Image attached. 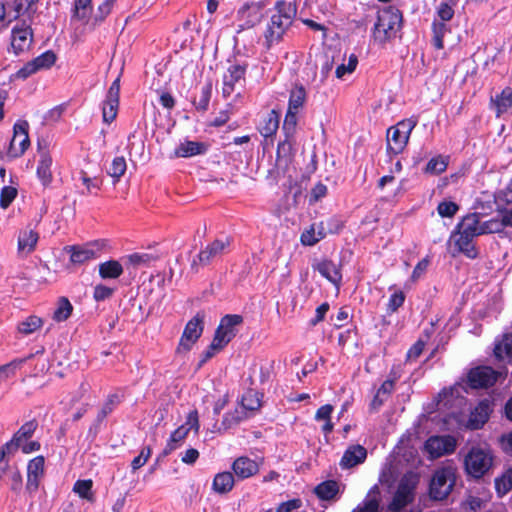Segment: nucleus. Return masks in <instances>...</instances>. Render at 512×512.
Instances as JSON below:
<instances>
[{
	"instance_id": "obj_1",
	"label": "nucleus",
	"mask_w": 512,
	"mask_h": 512,
	"mask_svg": "<svg viewBox=\"0 0 512 512\" xmlns=\"http://www.w3.org/2000/svg\"><path fill=\"white\" fill-rule=\"evenodd\" d=\"M275 9L276 13L271 16L265 32V40L268 47L282 39L296 16V6L290 2L278 1Z\"/></svg>"
},
{
	"instance_id": "obj_2",
	"label": "nucleus",
	"mask_w": 512,
	"mask_h": 512,
	"mask_svg": "<svg viewBox=\"0 0 512 512\" xmlns=\"http://www.w3.org/2000/svg\"><path fill=\"white\" fill-rule=\"evenodd\" d=\"M402 15L396 7L388 6L378 10L377 21L374 25V39L385 43L396 36L401 26Z\"/></svg>"
},
{
	"instance_id": "obj_3",
	"label": "nucleus",
	"mask_w": 512,
	"mask_h": 512,
	"mask_svg": "<svg viewBox=\"0 0 512 512\" xmlns=\"http://www.w3.org/2000/svg\"><path fill=\"white\" fill-rule=\"evenodd\" d=\"M493 465V454L489 448L473 446L464 457V468L475 479L482 478Z\"/></svg>"
},
{
	"instance_id": "obj_4",
	"label": "nucleus",
	"mask_w": 512,
	"mask_h": 512,
	"mask_svg": "<svg viewBox=\"0 0 512 512\" xmlns=\"http://www.w3.org/2000/svg\"><path fill=\"white\" fill-rule=\"evenodd\" d=\"M416 125L417 119L408 118L399 121L387 130V152L389 155H398L404 151Z\"/></svg>"
},
{
	"instance_id": "obj_5",
	"label": "nucleus",
	"mask_w": 512,
	"mask_h": 512,
	"mask_svg": "<svg viewBox=\"0 0 512 512\" xmlns=\"http://www.w3.org/2000/svg\"><path fill=\"white\" fill-rule=\"evenodd\" d=\"M306 90L302 84H296L290 91L288 109L283 122V130L288 136L296 131L298 114L306 102Z\"/></svg>"
},
{
	"instance_id": "obj_6",
	"label": "nucleus",
	"mask_w": 512,
	"mask_h": 512,
	"mask_svg": "<svg viewBox=\"0 0 512 512\" xmlns=\"http://www.w3.org/2000/svg\"><path fill=\"white\" fill-rule=\"evenodd\" d=\"M231 245L229 237L215 239L203 247L191 262V270L197 273L201 267L209 265L213 260L226 253Z\"/></svg>"
},
{
	"instance_id": "obj_7",
	"label": "nucleus",
	"mask_w": 512,
	"mask_h": 512,
	"mask_svg": "<svg viewBox=\"0 0 512 512\" xmlns=\"http://www.w3.org/2000/svg\"><path fill=\"white\" fill-rule=\"evenodd\" d=\"M456 481L455 470L448 466L437 469L431 479L429 493L434 500H444L451 493Z\"/></svg>"
},
{
	"instance_id": "obj_8",
	"label": "nucleus",
	"mask_w": 512,
	"mask_h": 512,
	"mask_svg": "<svg viewBox=\"0 0 512 512\" xmlns=\"http://www.w3.org/2000/svg\"><path fill=\"white\" fill-rule=\"evenodd\" d=\"M285 135L286 138L278 143L274 167L268 172V176L274 181H278L285 175L294 158L291 139L293 136H288L286 133Z\"/></svg>"
},
{
	"instance_id": "obj_9",
	"label": "nucleus",
	"mask_w": 512,
	"mask_h": 512,
	"mask_svg": "<svg viewBox=\"0 0 512 512\" xmlns=\"http://www.w3.org/2000/svg\"><path fill=\"white\" fill-rule=\"evenodd\" d=\"M204 320L205 313L200 311L187 322L177 347L178 353H186L191 350L203 333Z\"/></svg>"
},
{
	"instance_id": "obj_10",
	"label": "nucleus",
	"mask_w": 512,
	"mask_h": 512,
	"mask_svg": "<svg viewBox=\"0 0 512 512\" xmlns=\"http://www.w3.org/2000/svg\"><path fill=\"white\" fill-rule=\"evenodd\" d=\"M29 124L25 120L17 121L13 127V137L10 141L8 155L13 158L22 156L30 145L28 135Z\"/></svg>"
},
{
	"instance_id": "obj_11",
	"label": "nucleus",
	"mask_w": 512,
	"mask_h": 512,
	"mask_svg": "<svg viewBox=\"0 0 512 512\" xmlns=\"http://www.w3.org/2000/svg\"><path fill=\"white\" fill-rule=\"evenodd\" d=\"M499 373L489 366L472 368L467 374V383L473 389L488 388L493 386Z\"/></svg>"
},
{
	"instance_id": "obj_12",
	"label": "nucleus",
	"mask_w": 512,
	"mask_h": 512,
	"mask_svg": "<svg viewBox=\"0 0 512 512\" xmlns=\"http://www.w3.org/2000/svg\"><path fill=\"white\" fill-rule=\"evenodd\" d=\"M455 449L456 440L451 435L432 436L425 442V450L433 459L450 454Z\"/></svg>"
},
{
	"instance_id": "obj_13",
	"label": "nucleus",
	"mask_w": 512,
	"mask_h": 512,
	"mask_svg": "<svg viewBox=\"0 0 512 512\" xmlns=\"http://www.w3.org/2000/svg\"><path fill=\"white\" fill-rule=\"evenodd\" d=\"M33 42L31 26L25 22L17 24L11 31V46L16 55L27 51Z\"/></svg>"
},
{
	"instance_id": "obj_14",
	"label": "nucleus",
	"mask_w": 512,
	"mask_h": 512,
	"mask_svg": "<svg viewBox=\"0 0 512 512\" xmlns=\"http://www.w3.org/2000/svg\"><path fill=\"white\" fill-rule=\"evenodd\" d=\"M243 322V317L237 314H229L224 316L218 325L214 339L219 341L224 347L236 335V326Z\"/></svg>"
},
{
	"instance_id": "obj_15",
	"label": "nucleus",
	"mask_w": 512,
	"mask_h": 512,
	"mask_svg": "<svg viewBox=\"0 0 512 512\" xmlns=\"http://www.w3.org/2000/svg\"><path fill=\"white\" fill-rule=\"evenodd\" d=\"M120 78L117 77L108 89L106 100L102 107L103 121L110 124L117 116L119 107Z\"/></svg>"
},
{
	"instance_id": "obj_16",
	"label": "nucleus",
	"mask_w": 512,
	"mask_h": 512,
	"mask_svg": "<svg viewBox=\"0 0 512 512\" xmlns=\"http://www.w3.org/2000/svg\"><path fill=\"white\" fill-rule=\"evenodd\" d=\"M414 488V483H411L406 477L402 478L389 504V509L393 512H399L411 503L414 498Z\"/></svg>"
},
{
	"instance_id": "obj_17",
	"label": "nucleus",
	"mask_w": 512,
	"mask_h": 512,
	"mask_svg": "<svg viewBox=\"0 0 512 512\" xmlns=\"http://www.w3.org/2000/svg\"><path fill=\"white\" fill-rule=\"evenodd\" d=\"M37 426L38 424L35 420L24 423L13 435L12 439L3 446L6 447L8 452L16 453L20 446H23L33 436Z\"/></svg>"
},
{
	"instance_id": "obj_18",
	"label": "nucleus",
	"mask_w": 512,
	"mask_h": 512,
	"mask_svg": "<svg viewBox=\"0 0 512 512\" xmlns=\"http://www.w3.org/2000/svg\"><path fill=\"white\" fill-rule=\"evenodd\" d=\"M314 271H318L322 277L339 288L342 281L341 265L332 260L323 259L312 264Z\"/></svg>"
},
{
	"instance_id": "obj_19",
	"label": "nucleus",
	"mask_w": 512,
	"mask_h": 512,
	"mask_svg": "<svg viewBox=\"0 0 512 512\" xmlns=\"http://www.w3.org/2000/svg\"><path fill=\"white\" fill-rule=\"evenodd\" d=\"M491 412L492 402L489 399L481 400L471 411L467 427L472 430L480 429L488 421Z\"/></svg>"
},
{
	"instance_id": "obj_20",
	"label": "nucleus",
	"mask_w": 512,
	"mask_h": 512,
	"mask_svg": "<svg viewBox=\"0 0 512 512\" xmlns=\"http://www.w3.org/2000/svg\"><path fill=\"white\" fill-rule=\"evenodd\" d=\"M38 152H39V160L37 166V177L43 184V186L47 187L53 179L51 166H52V157L49 154L48 149L42 146L41 142H38Z\"/></svg>"
},
{
	"instance_id": "obj_21",
	"label": "nucleus",
	"mask_w": 512,
	"mask_h": 512,
	"mask_svg": "<svg viewBox=\"0 0 512 512\" xmlns=\"http://www.w3.org/2000/svg\"><path fill=\"white\" fill-rule=\"evenodd\" d=\"M247 66L241 64H232L228 67L223 76L222 93L224 97H229L235 89V84L244 79Z\"/></svg>"
},
{
	"instance_id": "obj_22",
	"label": "nucleus",
	"mask_w": 512,
	"mask_h": 512,
	"mask_svg": "<svg viewBox=\"0 0 512 512\" xmlns=\"http://www.w3.org/2000/svg\"><path fill=\"white\" fill-rule=\"evenodd\" d=\"M39 234L32 228L26 227L18 235L17 252L20 257H26L31 254L38 243Z\"/></svg>"
},
{
	"instance_id": "obj_23",
	"label": "nucleus",
	"mask_w": 512,
	"mask_h": 512,
	"mask_svg": "<svg viewBox=\"0 0 512 512\" xmlns=\"http://www.w3.org/2000/svg\"><path fill=\"white\" fill-rule=\"evenodd\" d=\"M366 457L367 450L362 445H351L344 452L339 465L342 469H350L363 463Z\"/></svg>"
},
{
	"instance_id": "obj_24",
	"label": "nucleus",
	"mask_w": 512,
	"mask_h": 512,
	"mask_svg": "<svg viewBox=\"0 0 512 512\" xmlns=\"http://www.w3.org/2000/svg\"><path fill=\"white\" fill-rule=\"evenodd\" d=\"M232 470L237 478L239 479H247L259 471V466L256 461L248 458V457H239L232 464Z\"/></svg>"
},
{
	"instance_id": "obj_25",
	"label": "nucleus",
	"mask_w": 512,
	"mask_h": 512,
	"mask_svg": "<svg viewBox=\"0 0 512 512\" xmlns=\"http://www.w3.org/2000/svg\"><path fill=\"white\" fill-rule=\"evenodd\" d=\"M340 483L336 480H326L315 486L313 492L321 501H336L341 492Z\"/></svg>"
},
{
	"instance_id": "obj_26",
	"label": "nucleus",
	"mask_w": 512,
	"mask_h": 512,
	"mask_svg": "<svg viewBox=\"0 0 512 512\" xmlns=\"http://www.w3.org/2000/svg\"><path fill=\"white\" fill-rule=\"evenodd\" d=\"M92 19V0H75L72 13V21H79L83 25H88L91 28Z\"/></svg>"
},
{
	"instance_id": "obj_27",
	"label": "nucleus",
	"mask_w": 512,
	"mask_h": 512,
	"mask_svg": "<svg viewBox=\"0 0 512 512\" xmlns=\"http://www.w3.org/2000/svg\"><path fill=\"white\" fill-rule=\"evenodd\" d=\"M458 232L472 237L482 235V224H480L478 214L466 215L458 224Z\"/></svg>"
},
{
	"instance_id": "obj_28",
	"label": "nucleus",
	"mask_w": 512,
	"mask_h": 512,
	"mask_svg": "<svg viewBox=\"0 0 512 512\" xmlns=\"http://www.w3.org/2000/svg\"><path fill=\"white\" fill-rule=\"evenodd\" d=\"M491 102L495 108L496 116L500 117L512 107V88L505 87L494 98H491Z\"/></svg>"
},
{
	"instance_id": "obj_29",
	"label": "nucleus",
	"mask_w": 512,
	"mask_h": 512,
	"mask_svg": "<svg viewBox=\"0 0 512 512\" xmlns=\"http://www.w3.org/2000/svg\"><path fill=\"white\" fill-rule=\"evenodd\" d=\"M474 237L458 232L455 238V246L458 252L463 253L470 259L478 256V251L473 243Z\"/></svg>"
},
{
	"instance_id": "obj_30",
	"label": "nucleus",
	"mask_w": 512,
	"mask_h": 512,
	"mask_svg": "<svg viewBox=\"0 0 512 512\" xmlns=\"http://www.w3.org/2000/svg\"><path fill=\"white\" fill-rule=\"evenodd\" d=\"M206 149V145L202 142L185 141L175 149L174 154L176 157L187 158L203 154L205 153Z\"/></svg>"
},
{
	"instance_id": "obj_31",
	"label": "nucleus",
	"mask_w": 512,
	"mask_h": 512,
	"mask_svg": "<svg viewBox=\"0 0 512 512\" xmlns=\"http://www.w3.org/2000/svg\"><path fill=\"white\" fill-rule=\"evenodd\" d=\"M234 483V475L232 473L221 472L215 475L212 488L218 494H226L233 489Z\"/></svg>"
},
{
	"instance_id": "obj_32",
	"label": "nucleus",
	"mask_w": 512,
	"mask_h": 512,
	"mask_svg": "<svg viewBox=\"0 0 512 512\" xmlns=\"http://www.w3.org/2000/svg\"><path fill=\"white\" fill-rule=\"evenodd\" d=\"M123 273V267L117 260L99 264V275L103 279H117Z\"/></svg>"
},
{
	"instance_id": "obj_33",
	"label": "nucleus",
	"mask_w": 512,
	"mask_h": 512,
	"mask_svg": "<svg viewBox=\"0 0 512 512\" xmlns=\"http://www.w3.org/2000/svg\"><path fill=\"white\" fill-rule=\"evenodd\" d=\"M188 435V428L186 426H180L175 431L172 432L165 448L163 449L162 455L167 456L176 448H178L182 441Z\"/></svg>"
},
{
	"instance_id": "obj_34",
	"label": "nucleus",
	"mask_w": 512,
	"mask_h": 512,
	"mask_svg": "<svg viewBox=\"0 0 512 512\" xmlns=\"http://www.w3.org/2000/svg\"><path fill=\"white\" fill-rule=\"evenodd\" d=\"M44 325V320L36 315H30L17 325V330L24 336H28L39 330Z\"/></svg>"
},
{
	"instance_id": "obj_35",
	"label": "nucleus",
	"mask_w": 512,
	"mask_h": 512,
	"mask_svg": "<svg viewBox=\"0 0 512 512\" xmlns=\"http://www.w3.org/2000/svg\"><path fill=\"white\" fill-rule=\"evenodd\" d=\"M451 31L450 27L446 24V22H441L435 19L432 23V44L433 46L440 50L444 48L443 38L444 36Z\"/></svg>"
},
{
	"instance_id": "obj_36",
	"label": "nucleus",
	"mask_w": 512,
	"mask_h": 512,
	"mask_svg": "<svg viewBox=\"0 0 512 512\" xmlns=\"http://www.w3.org/2000/svg\"><path fill=\"white\" fill-rule=\"evenodd\" d=\"M70 251V261L73 264H83L89 260L96 258V252L89 248H83L79 246H72Z\"/></svg>"
},
{
	"instance_id": "obj_37",
	"label": "nucleus",
	"mask_w": 512,
	"mask_h": 512,
	"mask_svg": "<svg viewBox=\"0 0 512 512\" xmlns=\"http://www.w3.org/2000/svg\"><path fill=\"white\" fill-rule=\"evenodd\" d=\"M53 312V319L56 322L66 321L72 314L73 306L66 297H60Z\"/></svg>"
},
{
	"instance_id": "obj_38",
	"label": "nucleus",
	"mask_w": 512,
	"mask_h": 512,
	"mask_svg": "<svg viewBox=\"0 0 512 512\" xmlns=\"http://www.w3.org/2000/svg\"><path fill=\"white\" fill-rule=\"evenodd\" d=\"M279 127V115L275 110H272L267 117L264 119L263 125L259 131L265 138L272 136L276 133Z\"/></svg>"
},
{
	"instance_id": "obj_39",
	"label": "nucleus",
	"mask_w": 512,
	"mask_h": 512,
	"mask_svg": "<svg viewBox=\"0 0 512 512\" xmlns=\"http://www.w3.org/2000/svg\"><path fill=\"white\" fill-rule=\"evenodd\" d=\"M448 162L449 157L447 156L438 155L433 157L428 161L424 172L432 175L441 174L447 169Z\"/></svg>"
},
{
	"instance_id": "obj_40",
	"label": "nucleus",
	"mask_w": 512,
	"mask_h": 512,
	"mask_svg": "<svg viewBox=\"0 0 512 512\" xmlns=\"http://www.w3.org/2000/svg\"><path fill=\"white\" fill-rule=\"evenodd\" d=\"M494 354L499 359L512 360V333L504 335L502 340L496 344Z\"/></svg>"
},
{
	"instance_id": "obj_41",
	"label": "nucleus",
	"mask_w": 512,
	"mask_h": 512,
	"mask_svg": "<svg viewBox=\"0 0 512 512\" xmlns=\"http://www.w3.org/2000/svg\"><path fill=\"white\" fill-rule=\"evenodd\" d=\"M333 412V406L330 404H325L321 406L315 414V419L317 421H325L324 425L322 426V431L325 434H328L332 432L333 430V423L331 422V414Z\"/></svg>"
},
{
	"instance_id": "obj_42",
	"label": "nucleus",
	"mask_w": 512,
	"mask_h": 512,
	"mask_svg": "<svg viewBox=\"0 0 512 512\" xmlns=\"http://www.w3.org/2000/svg\"><path fill=\"white\" fill-rule=\"evenodd\" d=\"M127 262L133 268L149 266L157 259V256L150 253H133L126 257Z\"/></svg>"
},
{
	"instance_id": "obj_43",
	"label": "nucleus",
	"mask_w": 512,
	"mask_h": 512,
	"mask_svg": "<svg viewBox=\"0 0 512 512\" xmlns=\"http://www.w3.org/2000/svg\"><path fill=\"white\" fill-rule=\"evenodd\" d=\"M211 93L212 84L210 82L206 83L201 87L198 97H196L193 101V104L195 105L197 110L206 111L208 109Z\"/></svg>"
},
{
	"instance_id": "obj_44",
	"label": "nucleus",
	"mask_w": 512,
	"mask_h": 512,
	"mask_svg": "<svg viewBox=\"0 0 512 512\" xmlns=\"http://www.w3.org/2000/svg\"><path fill=\"white\" fill-rule=\"evenodd\" d=\"M495 488L499 495H505L512 490V469L506 470L501 477L495 479Z\"/></svg>"
},
{
	"instance_id": "obj_45",
	"label": "nucleus",
	"mask_w": 512,
	"mask_h": 512,
	"mask_svg": "<svg viewBox=\"0 0 512 512\" xmlns=\"http://www.w3.org/2000/svg\"><path fill=\"white\" fill-rule=\"evenodd\" d=\"M32 357H33V354H30L29 356H27L25 358H17L5 365L0 366V377L6 379V378L14 375L15 371L17 369H19L27 360L31 359Z\"/></svg>"
},
{
	"instance_id": "obj_46",
	"label": "nucleus",
	"mask_w": 512,
	"mask_h": 512,
	"mask_svg": "<svg viewBox=\"0 0 512 512\" xmlns=\"http://www.w3.org/2000/svg\"><path fill=\"white\" fill-rule=\"evenodd\" d=\"M372 493L373 491H370L364 501L354 508L352 512H378L379 499Z\"/></svg>"
},
{
	"instance_id": "obj_47",
	"label": "nucleus",
	"mask_w": 512,
	"mask_h": 512,
	"mask_svg": "<svg viewBox=\"0 0 512 512\" xmlns=\"http://www.w3.org/2000/svg\"><path fill=\"white\" fill-rule=\"evenodd\" d=\"M56 59V54L53 51L48 50L34 58L32 61L37 71H40L43 69H49L51 66L54 65Z\"/></svg>"
},
{
	"instance_id": "obj_48",
	"label": "nucleus",
	"mask_w": 512,
	"mask_h": 512,
	"mask_svg": "<svg viewBox=\"0 0 512 512\" xmlns=\"http://www.w3.org/2000/svg\"><path fill=\"white\" fill-rule=\"evenodd\" d=\"M113 0H105L102 4L98 6L97 12L93 15V19L91 22V29H94L98 26L104 19L109 15L113 7Z\"/></svg>"
},
{
	"instance_id": "obj_49",
	"label": "nucleus",
	"mask_w": 512,
	"mask_h": 512,
	"mask_svg": "<svg viewBox=\"0 0 512 512\" xmlns=\"http://www.w3.org/2000/svg\"><path fill=\"white\" fill-rule=\"evenodd\" d=\"M92 485L93 482L90 479L77 480L74 484L73 491L77 493L81 498L88 501H93L94 498L92 493Z\"/></svg>"
},
{
	"instance_id": "obj_50",
	"label": "nucleus",
	"mask_w": 512,
	"mask_h": 512,
	"mask_svg": "<svg viewBox=\"0 0 512 512\" xmlns=\"http://www.w3.org/2000/svg\"><path fill=\"white\" fill-rule=\"evenodd\" d=\"M507 226H509V221L507 220L504 222L501 216L492 218L482 223V234L499 233Z\"/></svg>"
},
{
	"instance_id": "obj_51",
	"label": "nucleus",
	"mask_w": 512,
	"mask_h": 512,
	"mask_svg": "<svg viewBox=\"0 0 512 512\" xmlns=\"http://www.w3.org/2000/svg\"><path fill=\"white\" fill-rule=\"evenodd\" d=\"M127 165L126 160L123 156L115 157L112 161V164L108 170V174L114 178V182L119 181V179L124 175L126 171Z\"/></svg>"
},
{
	"instance_id": "obj_52",
	"label": "nucleus",
	"mask_w": 512,
	"mask_h": 512,
	"mask_svg": "<svg viewBox=\"0 0 512 512\" xmlns=\"http://www.w3.org/2000/svg\"><path fill=\"white\" fill-rule=\"evenodd\" d=\"M241 403H242L243 408L245 410H249V411H255V410L259 409L261 406V402L258 397V394L256 392H254L253 390L247 391L242 396Z\"/></svg>"
},
{
	"instance_id": "obj_53",
	"label": "nucleus",
	"mask_w": 512,
	"mask_h": 512,
	"mask_svg": "<svg viewBox=\"0 0 512 512\" xmlns=\"http://www.w3.org/2000/svg\"><path fill=\"white\" fill-rule=\"evenodd\" d=\"M120 403V397L117 394L108 396L106 402L103 404L100 412L97 415V420L102 421L113 409Z\"/></svg>"
},
{
	"instance_id": "obj_54",
	"label": "nucleus",
	"mask_w": 512,
	"mask_h": 512,
	"mask_svg": "<svg viewBox=\"0 0 512 512\" xmlns=\"http://www.w3.org/2000/svg\"><path fill=\"white\" fill-rule=\"evenodd\" d=\"M39 0H13L14 10L16 12V16L18 17L20 14L24 13H35V5Z\"/></svg>"
},
{
	"instance_id": "obj_55",
	"label": "nucleus",
	"mask_w": 512,
	"mask_h": 512,
	"mask_svg": "<svg viewBox=\"0 0 512 512\" xmlns=\"http://www.w3.org/2000/svg\"><path fill=\"white\" fill-rule=\"evenodd\" d=\"M13 454V452H8L5 446H2L0 449V480L5 478L15 468L9 465L8 459Z\"/></svg>"
},
{
	"instance_id": "obj_56",
	"label": "nucleus",
	"mask_w": 512,
	"mask_h": 512,
	"mask_svg": "<svg viewBox=\"0 0 512 512\" xmlns=\"http://www.w3.org/2000/svg\"><path fill=\"white\" fill-rule=\"evenodd\" d=\"M44 471V458L38 456L29 461L27 475L41 477Z\"/></svg>"
},
{
	"instance_id": "obj_57",
	"label": "nucleus",
	"mask_w": 512,
	"mask_h": 512,
	"mask_svg": "<svg viewBox=\"0 0 512 512\" xmlns=\"http://www.w3.org/2000/svg\"><path fill=\"white\" fill-rule=\"evenodd\" d=\"M17 195L16 188L12 186H4L0 194V206L3 209L8 208Z\"/></svg>"
},
{
	"instance_id": "obj_58",
	"label": "nucleus",
	"mask_w": 512,
	"mask_h": 512,
	"mask_svg": "<svg viewBox=\"0 0 512 512\" xmlns=\"http://www.w3.org/2000/svg\"><path fill=\"white\" fill-rule=\"evenodd\" d=\"M358 64L357 56L351 54L347 64H341L336 68L335 74L337 78H342L347 73H352Z\"/></svg>"
},
{
	"instance_id": "obj_59",
	"label": "nucleus",
	"mask_w": 512,
	"mask_h": 512,
	"mask_svg": "<svg viewBox=\"0 0 512 512\" xmlns=\"http://www.w3.org/2000/svg\"><path fill=\"white\" fill-rule=\"evenodd\" d=\"M437 20L441 22H448L454 16V9L449 3H440L436 9Z\"/></svg>"
},
{
	"instance_id": "obj_60",
	"label": "nucleus",
	"mask_w": 512,
	"mask_h": 512,
	"mask_svg": "<svg viewBox=\"0 0 512 512\" xmlns=\"http://www.w3.org/2000/svg\"><path fill=\"white\" fill-rule=\"evenodd\" d=\"M405 301V295L402 291L394 292L388 301L387 304V312L394 313L398 310L399 307L403 305Z\"/></svg>"
},
{
	"instance_id": "obj_61",
	"label": "nucleus",
	"mask_w": 512,
	"mask_h": 512,
	"mask_svg": "<svg viewBox=\"0 0 512 512\" xmlns=\"http://www.w3.org/2000/svg\"><path fill=\"white\" fill-rule=\"evenodd\" d=\"M224 346L219 343L218 339L215 340L213 338L211 344L208 346L206 351L203 352L202 358L199 362V366H202L204 363H206L209 359H211L217 352L222 350Z\"/></svg>"
},
{
	"instance_id": "obj_62",
	"label": "nucleus",
	"mask_w": 512,
	"mask_h": 512,
	"mask_svg": "<svg viewBox=\"0 0 512 512\" xmlns=\"http://www.w3.org/2000/svg\"><path fill=\"white\" fill-rule=\"evenodd\" d=\"M459 207L454 202H441L438 204L437 211L441 217H453L458 211Z\"/></svg>"
},
{
	"instance_id": "obj_63",
	"label": "nucleus",
	"mask_w": 512,
	"mask_h": 512,
	"mask_svg": "<svg viewBox=\"0 0 512 512\" xmlns=\"http://www.w3.org/2000/svg\"><path fill=\"white\" fill-rule=\"evenodd\" d=\"M150 456H151V448L149 446L144 447L140 451V454L132 460V462H131L132 470L136 471L139 468H141L142 466H144L146 464V462L148 461V459L150 458Z\"/></svg>"
},
{
	"instance_id": "obj_64",
	"label": "nucleus",
	"mask_w": 512,
	"mask_h": 512,
	"mask_svg": "<svg viewBox=\"0 0 512 512\" xmlns=\"http://www.w3.org/2000/svg\"><path fill=\"white\" fill-rule=\"evenodd\" d=\"M114 293V289L105 285L99 284L94 287L93 297L96 301H103L110 298Z\"/></svg>"
}]
</instances>
